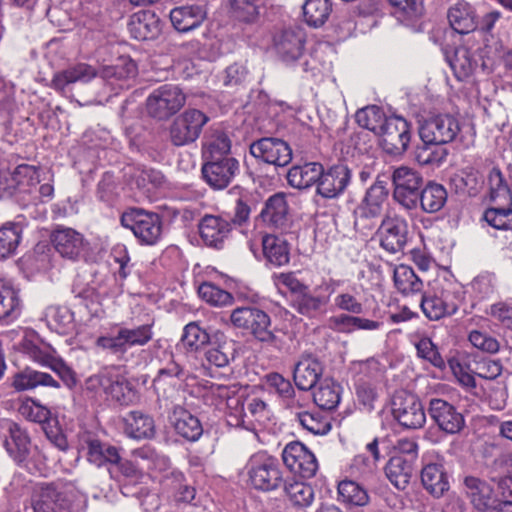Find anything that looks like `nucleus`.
I'll list each match as a JSON object with an SVG mask.
<instances>
[{"instance_id": "f257e3e1", "label": "nucleus", "mask_w": 512, "mask_h": 512, "mask_svg": "<svg viewBox=\"0 0 512 512\" xmlns=\"http://www.w3.org/2000/svg\"><path fill=\"white\" fill-rule=\"evenodd\" d=\"M154 323H146L137 327L117 326L114 333L99 336L95 341L98 349L122 358L130 348L142 347L153 339Z\"/></svg>"}, {"instance_id": "f03ea898", "label": "nucleus", "mask_w": 512, "mask_h": 512, "mask_svg": "<svg viewBox=\"0 0 512 512\" xmlns=\"http://www.w3.org/2000/svg\"><path fill=\"white\" fill-rule=\"evenodd\" d=\"M245 470L249 483L256 490L274 491L285 483L279 460L266 451L252 454L245 465Z\"/></svg>"}, {"instance_id": "7ed1b4c3", "label": "nucleus", "mask_w": 512, "mask_h": 512, "mask_svg": "<svg viewBox=\"0 0 512 512\" xmlns=\"http://www.w3.org/2000/svg\"><path fill=\"white\" fill-rule=\"evenodd\" d=\"M230 321L234 327L247 330L256 340L280 346L277 329L272 327L271 318L265 311L254 306L237 307L231 312Z\"/></svg>"}, {"instance_id": "20e7f679", "label": "nucleus", "mask_w": 512, "mask_h": 512, "mask_svg": "<svg viewBox=\"0 0 512 512\" xmlns=\"http://www.w3.org/2000/svg\"><path fill=\"white\" fill-rule=\"evenodd\" d=\"M85 387L95 394L103 392L120 405H129L135 397L129 381L115 369H104L90 376L85 382Z\"/></svg>"}, {"instance_id": "39448f33", "label": "nucleus", "mask_w": 512, "mask_h": 512, "mask_svg": "<svg viewBox=\"0 0 512 512\" xmlns=\"http://www.w3.org/2000/svg\"><path fill=\"white\" fill-rule=\"evenodd\" d=\"M73 486L58 481L38 484L32 495L34 512H69Z\"/></svg>"}, {"instance_id": "423d86ee", "label": "nucleus", "mask_w": 512, "mask_h": 512, "mask_svg": "<svg viewBox=\"0 0 512 512\" xmlns=\"http://www.w3.org/2000/svg\"><path fill=\"white\" fill-rule=\"evenodd\" d=\"M121 225L131 230L141 244L155 245L162 236L159 214L141 208H130L120 218Z\"/></svg>"}, {"instance_id": "0eeeda50", "label": "nucleus", "mask_w": 512, "mask_h": 512, "mask_svg": "<svg viewBox=\"0 0 512 512\" xmlns=\"http://www.w3.org/2000/svg\"><path fill=\"white\" fill-rule=\"evenodd\" d=\"M461 131L459 118L451 113H430L419 120L420 139L428 142L448 144L453 142Z\"/></svg>"}, {"instance_id": "6e6552de", "label": "nucleus", "mask_w": 512, "mask_h": 512, "mask_svg": "<svg viewBox=\"0 0 512 512\" xmlns=\"http://www.w3.org/2000/svg\"><path fill=\"white\" fill-rule=\"evenodd\" d=\"M393 199L404 209H417V199L424 186L422 174L408 166H400L392 173Z\"/></svg>"}, {"instance_id": "1a4fd4ad", "label": "nucleus", "mask_w": 512, "mask_h": 512, "mask_svg": "<svg viewBox=\"0 0 512 512\" xmlns=\"http://www.w3.org/2000/svg\"><path fill=\"white\" fill-rule=\"evenodd\" d=\"M209 120V116L201 110L186 109L173 120L170 126L169 135L172 144L185 146L194 143Z\"/></svg>"}, {"instance_id": "9d476101", "label": "nucleus", "mask_w": 512, "mask_h": 512, "mask_svg": "<svg viewBox=\"0 0 512 512\" xmlns=\"http://www.w3.org/2000/svg\"><path fill=\"white\" fill-rule=\"evenodd\" d=\"M50 242L63 259L79 262L87 258L89 242L73 228L57 225L50 234Z\"/></svg>"}, {"instance_id": "9b49d317", "label": "nucleus", "mask_w": 512, "mask_h": 512, "mask_svg": "<svg viewBox=\"0 0 512 512\" xmlns=\"http://www.w3.org/2000/svg\"><path fill=\"white\" fill-rule=\"evenodd\" d=\"M235 389L226 385H212L206 394V400H212L215 406L226 405L228 425L242 429H252L253 422L245 413L244 403L241 397L234 396Z\"/></svg>"}, {"instance_id": "f8f14e48", "label": "nucleus", "mask_w": 512, "mask_h": 512, "mask_svg": "<svg viewBox=\"0 0 512 512\" xmlns=\"http://www.w3.org/2000/svg\"><path fill=\"white\" fill-rule=\"evenodd\" d=\"M377 235L380 247L388 253L403 252L408 242V222L405 217L390 211L383 217Z\"/></svg>"}, {"instance_id": "ddd939ff", "label": "nucleus", "mask_w": 512, "mask_h": 512, "mask_svg": "<svg viewBox=\"0 0 512 512\" xmlns=\"http://www.w3.org/2000/svg\"><path fill=\"white\" fill-rule=\"evenodd\" d=\"M185 101V95L180 88L165 84L152 91L146 100V107L150 116L165 120L177 113Z\"/></svg>"}, {"instance_id": "4468645a", "label": "nucleus", "mask_w": 512, "mask_h": 512, "mask_svg": "<svg viewBox=\"0 0 512 512\" xmlns=\"http://www.w3.org/2000/svg\"><path fill=\"white\" fill-rule=\"evenodd\" d=\"M393 418L404 428L418 429L426 422V414L420 400L411 393L400 391L391 402Z\"/></svg>"}, {"instance_id": "2eb2a0df", "label": "nucleus", "mask_w": 512, "mask_h": 512, "mask_svg": "<svg viewBox=\"0 0 512 512\" xmlns=\"http://www.w3.org/2000/svg\"><path fill=\"white\" fill-rule=\"evenodd\" d=\"M377 135L380 137V145L386 153L399 156L409 147L411 124L401 116H391L388 117Z\"/></svg>"}, {"instance_id": "dca6fc26", "label": "nucleus", "mask_w": 512, "mask_h": 512, "mask_svg": "<svg viewBox=\"0 0 512 512\" xmlns=\"http://www.w3.org/2000/svg\"><path fill=\"white\" fill-rule=\"evenodd\" d=\"M285 466L294 474L310 479L318 471V461L315 455L301 442L288 443L282 451Z\"/></svg>"}, {"instance_id": "f3484780", "label": "nucleus", "mask_w": 512, "mask_h": 512, "mask_svg": "<svg viewBox=\"0 0 512 512\" xmlns=\"http://www.w3.org/2000/svg\"><path fill=\"white\" fill-rule=\"evenodd\" d=\"M420 307L429 320L437 321L454 315L458 311L459 304L454 292L436 288L422 295Z\"/></svg>"}, {"instance_id": "a211bd4d", "label": "nucleus", "mask_w": 512, "mask_h": 512, "mask_svg": "<svg viewBox=\"0 0 512 512\" xmlns=\"http://www.w3.org/2000/svg\"><path fill=\"white\" fill-rule=\"evenodd\" d=\"M204 181L215 190L225 189L240 173V163L235 157L203 161L201 168Z\"/></svg>"}, {"instance_id": "6ab92c4d", "label": "nucleus", "mask_w": 512, "mask_h": 512, "mask_svg": "<svg viewBox=\"0 0 512 512\" xmlns=\"http://www.w3.org/2000/svg\"><path fill=\"white\" fill-rule=\"evenodd\" d=\"M427 410L431 420L446 434H458L465 427L463 414L444 399L431 398Z\"/></svg>"}, {"instance_id": "aec40b11", "label": "nucleus", "mask_w": 512, "mask_h": 512, "mask_svg": "<svg viewBox=\"0 0 512 512\" xmlns=\"http://www.w3.org/2000/svg\"><path fill=\"white\" fill-rule=\"evenodd\" d=\"M250 154L264 163L276 167L287 166L292 160V149L282 139L264 137L250 145Z\"/></svg>"}, {"instance_id": "412c9836", "label": "nucleus", "mask_w": 512, "mask_h": 512, "mask_svg": "<svg viewBox=\"0 0 512 512\" xmlns=\"http://www.w3.org/2000/svg\"><path fill=\"white\" fill-rule=\"evenodd\" d=\"M261 260L267 268H281L290 263L291 244L282 234L261 235Z\"/></svg>"}, {"instance_id": "4be33fe9", "label": "nucleus", "mask_w": 512, "mask_h": 512, "mask_svg": "<svg viewBox=\"0 0 512 512\" xmlns=\"http://www.w3.org/2000/svg\"><path fill=\"white\" fill-rule=\"evenodd\" d=\"M351 170L343 164H338L324 170L317 185V193L326 199H334L342 195L351 182Z\"/></svg>"}, {"instance_id": "5701e85b", "label": "nucleus", "mask_w": 512, "mask_h": 512, "mask_svg": "<svg viewBox=\"0 0 512 512\" xmlns=\"http://www.w3.org/2000/svg\"><path fill=\"white\" fill-rule=\"evenodd\" d=\"M199 233L208 247L222 249L232 231L231 221L224 215H204L199 222Z\"/></svg>"}, {"instance_id": "b1692460", "label": "nucleus", "mask_w": 512, "mask_h": 512, "mask_svg": "<svg viewBox=\"0 0 512 512\" xmlns=\"http://www.w3.org/2000/svg\"><path fill=\"white\" fill-rule=\"evenodd\" d=\"M306 33L301 27L284 29L274 38V46L279 57L287 63L298 60L304 53Z\"/></svg>"}, {"instance_id": "393cba45", "label": "nucleus", "mask_w": 512, "mask_h": 512, "mask_svg": "<svg viewBox=\"0 0 512 512\" xmlns=\"http://www.w3.org/2000/svg\"><path fill=\"white\" fill-rule=\"evenodd\" d=\"M260 218L266 225L286 232L289 228L290 217L285 194L275 193L270 196L264 204Z\"/></svg>"}, {"instance_id": "a878e982", "label": "nucleus", "mask_w": 512, "mask_h": 512, "mask_svg": "<svg viewBox=\"0 0 512 512\" xmlns=\"http://www.w3.org/2000/svg\"><path fill=\"white\" fill-rule=\"evenodd\" d=\"M172 26L181 33L197 29L207 17L204 6L199 4L182 5L173 8L169 13Z\"/></svg>"}, {"instance_id": "bb28decb", "label": "nucleus", "mask_w": 512, "mask_h": 512, "mask_svg": "<svg viewBox=\"0 0 512 512\" xmlns=\"http://www.w3.org/2000/svg\"><path fill=\"white\" fill-rule=\"evenodd\" d=\"M388 198V190L381 181H377L370 186L360 204L356 207L354 215L356 223L359 219H371L378 217L383 209V205Z\"/></svg>"}, {"instance_id": "cd10ccee", "label": "nucleus", "mask_w": 512, "mask_h": 512, "mask_svg": "<svg viewBox=\"0 0 512 512\" xmlns=\"http://www.w3.org/2000/svg\"><path fill=\"white\" fill-rule=\"evenodd\" d=\"M10 386L16 392L33 390L39 386L60 388V383L49 373L41 372L30 367L14 373L10 378Z\"/></svg>"}, {"instance_id": "c85d7f7f", "label": "nucleus", "mask_w": 512, "mask_h": 512, "mask_svg": "<svg viewBox=\"0 0 512 512\" xmlns=\"http://www.w3.org/2000/svg\"><path fill=\"white\" fill-rule=\"evenodd\" d=\"M355 395L358 404L365 412H372L378 400V380L376 375H370L369 365L362 364L360 375L355 380Z\"/></svg>"}, {"instance_id": "c756f323", "label": "nucleus", "mask_w": 512, "mask_h": 512, "mask_svg": "<svg viewBox=\"0 0 512 512\" xmlns=\"http://www.w3.org/2000/svg\"><path fill=\"white\" fill-rule=\"evenodd\" d=\"M9 436L4 447L9 456L21 467H26L30 455V437L17 423L11 422L8 427Z\"/></svg>"}, {"instance_id": "7c9ffc66", "label": "nucleus", "mask_w": 512, "mask_h": 512, "mask_svg": "<svg viewBox=\"0 0 512 512\" xmlns=\"http://www.w3.org/2000/svg\"><path fill=\"white\" fill-rule=\"evenodd\" d=\"M231 155V140L221 128H210L202 143V158L206 160H219Z\"/></svg>"}, {"instance_id": "2f4dec72", "label": "nucleus", "mask_w": 512, "mask_h": 512, "mask_svg": "<svg viewBox=\"0 0 512 512\" xmlns=\"http://www.w3.org/2000/svg\"><path fill=\"white\" fill-rule=\"evenodd\" d=\"M421 483L432 496L439 498L449 489V476L441 461L424 465L421 470Z\"/></svg>"}, {"instance_id": "473e14b6", "label": "nucleus", "mask_w": 512, "mask_h": 512, "mask_svg": "<svg viewBox=\"0 0 512 512\" xmlns=\"http://www.w3.org/2000/svg\"><path fill=\"white\" fill-rule=\"evenodd\" d=\"M128 29L137 40L154 39L161 31L160 19L152 11H139L131 17Z\"/></svg>"}, {"instance_id": "72a5a7b5", "label": "nucleus", "mask_w": 512, "mask_h": 512, "mask_svg": "<svg viewBox=\"0 0 512 512\" xmlns=\"http://www.w3.org/2000/svg\"><path fill=\"white\" fill-rule=\"evenodd\" d=\"M329 296L318 295L311 292L309 286L306 291L291 298V307L299 314L314 319L326 313Z\"/></svg>"}, {"instance_id": "f704fd0d", "label": "nucleus", "mask_w": 512, "mask_h": 512, "mask_svg": "<svg viewBox=\"0 0 512 512\" xmlns=\"http://www.w3.org/2000/svg\"><path fill=\"white\" fill-rule=\"evenodd\" d=\"M125 434L133 439H151L155 436V422L152 416L140 410L130 411L124 417Z\"/></svg>"}, {"instance_id": "c9c22d12", "label": "nucleus", "mask_w": 512, "mask_h": 512, "mask_svg": "<svg viewBox=\"0 0 512 512\" xmlns=\"http://www.w3.org/2000/svg\"><path fill=\"white\" fill-rule=\"evenodd\" d=\"M162 486L178 504H191L195 499V488L187 483L185 475L179 470L168 472L162 480Z\"/></svg>"}, {"instance_id": "e433bc0d", "label": "nucleus", "mask_w": 512, "mask_h": 512, "mask_svg": "<svg viewBox=\"0 0 512 512\" xmlns=\"http://www.w3.org/2000/svg\"><path fill=\"white\" fill-rule=\"evenodd\" d=\"M323 373L321 362L313 357H303L294 368V382L298 389L308 391L312 389Z\"/></svg>"}, {"instance_id": "4c0bfd02", "label": "nucleus", "mask_w": 512, "mask_h": 512, "mask_svg": "<svg viewBox=\"0 0 512 512\" xmlns=\"http://www.w3.org/2000/svg\"><path fill=\"white\" fill-rule=\"evenodd\" d=\"M96 76V70L86 63H78L54 75L52 79V87L59 91L65 92L71 84L80 82L88 83Z\"/></svg>"}, {"instance_id": "58836bf2", "label": "nucleus", "mask_w": 512, "mask_h": 512, "mask_svg": "<svg viewBox=\"0 0 512 512\" xmlns=\"http://www.w3.org/2000/svg\"><path fill=\"white\" fill-rule=\"evenodd\" d=\"M448 63L459 80H465L470 77L479 66L480 57L465 46L455 48L451 56H447Z\"/></svg>"}, {"instance_id": "ea45409f", "label": "nucleus", "mask_w": 512, "mask_h": 512, "mask_svg": "<svg viewBox=\"0 0 512 512\" xmlns=\"http://www.w3.org/2000/svg\"><path fill=\"white\" fill-rule=\"evenodd\" d=\"M447 199L446 188L437 182L429 181L423 186L418 196L417 208L420 207L423 212L433 214L445 206Z\"/></svg>"}, {"instance_id": "a19ab883", "label": "nucleus", "mask_w": 512, "mask_h": 512, "mask_svg": "<svg viewBox=\"0 0 512 512\" xmlns=\"http://www.w3.org/2000/svg\"><path fill=\"white\" fill-rule=\"evenodd\" d=\"M171 422L175 432L188 441H197L203 433L199 419L184 408L174 409Z\"/></svg>"}, {"instance_id": "79ce46f5", "label": "nucleus", "mask_w": 512, "mask_h": 512, "mask_svg": "<svg viewBox=\"0 0 512 512\" xmlns=\"http://www.w3.org/2000/svg\"><path fill=\"white\" fill-rule=\"evenodd\" d=\"M447 17L452 29L459 34L474 31L477 26L475 10L465 1H458L450 7Z\"/></svg>"}, {"instance_id": "37998d69", "label": "nucleus", "mask_w": 512, "mask_h": 512, "mask_svg": "<svg viewBox=\"0 0 512 512\" xmlns=\"http://www.w3.org/2000/svg\"><path fill=\"white\" fill-rule=\"evenodd\" d=\"M322 175V165L316 162L293 166L287 173L289 185L296 189H306L319 183Z\"/></svg>"}, {"instance_id": "c03bdc74", "label": "nucleus", "mask_w": 512, "mask_h": 512, "mask_svg": "<svg viewBox=\"0 0 512 512\" xmlns=\"http://www.w3.org/2000/svg\"><path fill=\"white\" fill-rule=\"evenodd\" d=\"M413 471V461L402 455L391 457L385 466L387 478L399 490H404L408 486Z\"/></svg>"}, {"instance_id": "a18cd8bd", "label": "nucleus", "mask_w": 512, "mask_h": 512, "mask_svg": "<svg viewBox=\"0 0 512 512\" xmlns=\"http://www.w3.org/2000/svg\"><path fill=\"white\" fill-rule=\"evenodd\" d=\"M466 493L473 506L479 511H486L494 503L493 489L485 481L468 476L464 479Z\"/></svg>"}, {"instance_id": "49530a36", "label": "nucleus", "mask_w": 512, "mask_h": 512, "mask_svg": "<svg viewBox=\"0 0 512 512\" xmlns=\"http://www.w3.org/2000/svg\"><path fill=\"white\" fill-rule=\"evenodd\" d=\"M21 313V302L17 291L0 279V322L9 324Z\"/></svg>"}, {"instance_id": "de8ad7c7", "label": "nucleus", "mask_w": 512, "mask_h": 512, "mask_svg": "<svg viewBox=\"0 0 512 512\" xmlns=\"http://www.w3.org/2000/svg\"><path fill=\"white\" fill-rule=\"evenodd\" d=\"M23 238V227L17 222H6L0 226V261L17 254Z\"/></svg>"}, {"instance_id": "09e8293b", "label": "nucleus", "mask_w": 512, "mask_h": 512, "mask_svg": "<svg viewBox=\"0 0 512 512\" xmlns=\"http://www.w3.org/2000/svg\"><path fill=\"white\" fill-rule=\"evenodd\" d=\"M87 459L97 467H102L107 464H119L121 456L117 447L92 439L87 442Z\"/></svg>"}, {"instance_id": "8fccbe9b", "label": "nucleus", "mask_w": 512, "mask_h": 512, "mask_svg": "<svg viewBox=\"0 0 512 512\" xmlns=\"http://www.w3.org/2000/svg\"><path fill=\"white\" fill-rule=\"evenodd\" d=\"M414 152L415 160L422 166H440L448 156V150L442 143H433L421 139Z\"/></svg>"}, {"instance_id": "3c124183", "label": "nucleus", "mask_w": 512, "mask_h": 512, "mask_svg": "<svg viewBox=\"0 0 512 512\" xmlns=\"http://www.w3.org/2000/svg\"><path fill=\"white\" fill-rule=\"evenodd\" d=\"M413 345L416 349V355L419 359L428 362L433 367L444 370L446 361L442 357L438 346L432 339L426 335L415 336Z\"/></svg>"}, {"instance_id": "603ef678", "label": "nucleus", "mask_w": 512, "mask_h": 512, "mask_svg": "<svg viewBox=\"0 0 512 512\" xmlns=\"http://www.w3.org/2000/svg\"><path fill=\"white\" fill-rule=\"evenodd\" d=\"M210 343V334L200 322H189L183 328L181 344L187 352H196Z\"/></svg>"}, {"instance_id": "864d4df0", "label": "nucleus", "mask_w": 512, "mask_h": 512, "mask_svg": "<svg viewBox=\"0 0 512 512\" xmlns=\"http://www.w3.org/2000/svg\"><path fill=\"white\" fill-rule=\"evenodd\" d=\"M283 486L286 496L293 507L304 509L313 503L315 493L311 485L301 481H293L284 483Z\"/></svg>"}, {"instance_id": "5fc2aeb1", "label": "nucleus", "mask_w": 512, "mask_h": 512, "mask_svg": "<svg viewBox=\"0 0 512 512\" xmlns=\"http://www.w3.org/2000/svg\"><path fill=\"white\" fill-rule=\"evenodd\" d=\"M394 284L397 290L403 295L421 292L422 280L415 274L414 270L407 265H399L394 269Z\"/></svg>"}, {"instance_id": "6e6d98bb", "label": "nucleus", "mask_w": 512, "mask_h": 512, "mask_svg": "<svg viewBox=\"0 0 512 512\" xmlns=\"http://www.w3.org/2000/svg\"><path fill=\"white\" fill-rule=\"evenodd\" d=\"M340 390V385L325 379L313 393L314 403L323 410H333L340 402Z\"/></svg>"}, {"instance_id": "4d7b16f0", "label": "nucleus", "mask_w": 512, "mask_h": 512, "mask_svg": "<svg viewBox=\"0 0 512 512\" xmlns=\"http://www.w3.org/2000/svg\"><path fill=\"white\" fill-rule=\"evenodd\" d=\"M204 358L209 366L226 367L235 358V344L232 341L210 344L205 350Z\"/></svg>"}, {"instance_id": "13d9d810", "label": "nucleus", "mask_w": 512, "mask_h": 512, "mask_svg": "<svg viewBox=\"0 0 512 512\" xmlns=\"http://www.w3.org/2000/svg\"><path fill=\"white\" fill-rule=\"evenodd\" d=\"M332 10L330 0H307L303 5L305 21L312 27L322 26Z\"/></svg>"}, {"instance_id": "bf43d9fd", "label": "nucleus", "mask_w": 512, "mask_h": 512, "mask_svg": "<svg viewBox=\"0 0 512 512\" xmlns=\"http://www.w3.org/2000/svg\"><path fill=\"white\" fill-rule=\"evenodd\" d=\"M355 119L359 126L377 135L388 117L379 106L371 105L359 109L355 114Z\"/></svg>"}, {"instance_id": "052dcab7", "label": "nucleus", "mask_w": 512, "mask_h": 512, "mask_svg": "<svg viewBox=\"0 0 512 512\" xmlns=\"http://www.w3.org/2000/svg\"><path fill=\"white\" fill-rule=\"evenodd\" d=\"M297 420L313 435H326L332 428L329 418L319 411L297 412Z\"/></svg>"}, {"instance_id": "680f3d73", "label": "nucleus", "mask_w": 512, "mask_h": 512, "mask_svg": "<svg viewBox=\"0 0 512 512\" xmlns=\"http://www.w3.org/2000/svg\"><path fill=\"white\" fill-rule=\"evenodd\" d=\"M251 80V72L242 62L229 65L223 72V85L235 90L247 88Z\"/></svg>"}, {"instance_id": "e2e57ef3", "label": "nucleus", "mask_w": 512, "mask_h": 512, "mask_svg": "<svg viewBox=\"0 0 512 512\" xmlns=\"http://www.w3.org/2000/svg\"><path fill=\"white\" fill-rule=\"evenodd\" d=\"M338 497L352 506H365L369 502L367 491L352 480H343L338 484Z\"/></svg>"}, {"instance_id": "0e129e2a", "label": "nucleus", "mask_w": 512, "mask_h": 512, "mask_svg": "<svg viewBox=\"0 0 512 512\" xmlns=\"http://www.w3.org/2000/svg\"><path fill=\"white\" fill-rule=\"evenodd\" d=\"M199 296L213 306H226L233 303V296L212 282H204L198 288Z\"/></svg>"}, {"instance_id": "69168bd1", "label": "nucleus", "mask_w": 512, "mask_h": 512, "mask_svg": "<svg viewBox=\"0 0 512 512\" xmlns=\"http://www.w3.org/2000/svg\"><path fill=\"white\" fill-rule=\"evenodd\" d=\"M484 220L498 230H512V208L492 207L484 212Z\"/></svg>"}, {"instance_id": "338daca9", "label": "nucleus", "mask_w": 512, "mask_h": 512, "mask_svg": "<svg viewBox=\"0 0 512 512\" xmlns=\"http://www.w3.org/2000/svg\"><path fill=\"white\" fill-rule=\"evenodd\" d=\"M271 279L278 289L284 287L289 290L292 298L306 291L308 287L307 284L298 279L295 272L273 273Z\"/></svg>"}, {"instance_id": "774afa93", "label": "nucleus", "mask_w": 512, "mask_h": 512, "mask_svg": "<svg viewBox=\"0 0 512 512\" xmlns=\"http://www.w3.org/2000/svg\"><path fill=\"white\" fill-rule=\"evenodd\" d=\"M18 411L24 418L36 423L46 422L50 418V411L32 398H26L19 406Z\"/></svg>"}]
</instances>
